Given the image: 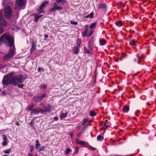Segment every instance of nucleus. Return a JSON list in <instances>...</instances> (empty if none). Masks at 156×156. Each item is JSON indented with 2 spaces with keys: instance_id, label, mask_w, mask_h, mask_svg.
Here are the masks:
<instances>
[{
  "instance_id": "obj_29",
  "label": "nucleus",
  "mask_w": 156,
  "mask_h": 156,
  "mask_svg": "<svg viewBox=\"0 0 156 156\" xmlns=\"http://www.w3.org/2000/svg\"><path fill=\"white\" fill-rule=\"evenodd\" d=\"M96 115V113L94 112L93 111H91L90 112V115L92 117H94Z\"/></svg>"
},
{
  "instance_id": "obj_18",
  "label": "nucleus",
  "mask_w": 156,
  "mask_h": 156,
  "mask_svg": "<svg viewBox=\"0 0 156 156\" xmlns=\"http://www.w3.org/2000/svg\"><path fill=\"white\" fill-rule=\"evenodd\" d=\"M99 41L100 43V45H105L107 43L106 40L103 38H102Z\"/></svg>"
},
{
  "instance_id": "obj_3",
  "label": "nucleus",
  "mask_w": 156,
  "mask_h": 156,
  "mask_svg": "<svg viewBox=\"0 0 156 156\" xmlns=\"http://www.w3.org/2000/svg\"><path fill=\"white\" fill-rule=\"evenodd\" d=\"M26 0H16L15 5V9H17L20 8L24 5Z\"/></svg>"
},
{
  "instance_id": "obj_36",
  "label": "nucleus",
  "mask_w": 156,
  "mask_h": 156,
  "mask_svg": "<svg viewBox=\"0 0 156 156\" xmlns=\"http://www.w3.org/2000/svg\"><path fill=\"white\" fill-rule=\"evenodd\" d=\"M115 23L116 25L118 26H122V22L121 21H117L115 22Z\"/></svg>"
},
{
  "instance_id": "obj_56",
  "label": "nucleus",
  "mask_w": 156,
  "mask_h": 156,
  "mask_svg": "<svg viewBox=\"0 0 156 156\" xmlns=\"http://www.w3.org/2000/svg\"><path fill=\"white\" fill-rule=\"evenodd\" d=\"M122 55L123 57H125L126 56V55L125 54H123Z\"/></svg>"
},
{
  "instance_id": "obj_16",
  "label": "nucleus",
  "mask_w": 156,
  "mask_h": 156,
  "mask_svg": "<svg viewBox=\"0 0 156 156\" xmlns=\"http://www.w3.org/2000/svg\"><path fill=\"white\" fill-rule=\"evenodd\" d=\"M80 47H79L77 46H74L73 48V51L74 53L76 54L79 51Z\"/></svg>"
},
{
  "instance_id": "obj_6",
  "label": "nucleus",
  "mask_w": 156,
  "mask_h": 156,
  "mask_svg": "<svg viewBox=\"0 0 156 156\" xmlns=\"http://www.w3.org/2000/svg\"><path fill=\"white\" fill-rule=\"evenodd\" d=\"M7 24L6 21L3 17L2 14L0 13V25L5 26Z\"/></svg>"
},
{
  "instance_id": "obj_38",
  "label": "nucleus",
  "mask_w": 156,
  "mask_h": 156,
  "mask_svg": "<svg viewBox=\"0 0 156 156\" xmlns=\"http://www.w3.org/2000/svg\"><path fill=\"white\" fill-rule=\"evenodd\" d=\"M30 150L31 152H32L34 149V147L32 145H30L29 147Z\"/></svg>"
},
{
  "instance_id": "obj_22",
  "label": "nucleus",
  "mask_w": 156,
  "mask_h": 156,
  "mask_svg": "<svg viewBox=\"0 0 156 156\" xmlns=\"http://www.w3.org/2000/svg\"><path fill=\"white\" fill-rule=\"evenodd\" d=\"M84 51H85V52H86L87 53L89 54H91L90 51L92 50L91 48H90L89 49V50H88L86 48V47L85 46L84 47Z\"/></svg>"
},
{
  "instance_id": "obj_62",
  "label": "nucleus",
  "mask_w": 156,
  "mask_h": 156,
  "mask_svg": "<svg viewBox=\"0 0 156 156\" xmlns=\"http://www.w3.org/2000/svg\"><path fill=\"white\" fill-rule=\"evenodd\" d=\"M3 156H8V155H3Z\"/></svg>"
},
{
  "instance_id": "obj_7",
  "label": "nucleus",
  "mask_w": 156,
  "mask_h": 156,
  "mask_svg": "<svg viewBox=\"0 0 156 156\" xmlns=\"http://www.w3.org/2000/svg\"><path fill=\"white\" fill-rule=\"evenodd\" d=\"M2 136V140H3V142L2 143V145L4 147L7 146L9 142L7 137L5 134H4Z\"/></svg>"
},
{
  "instance_id": "obj_54",
  "label": "nucleus",
  "mask_w": 156,
  "mask_h": 156,
  "mask_svg": "<svg viewBox=\"0 0 156 156\" xmlns=\"http://www.w3.org/2000/svg\"><path fill=\"white\" fill-rule=\"evenodd\" d=\"M139 113V111H136L135 112L136 115H138V114Z\"/></svg>"
},
{
  "instance_id": "obj_10",
  "label": "nucleus",
  "mask_w": 156,
  "mask_h": 156,
  "mask_svg": "<svg viewBox=\"0 0 156 156\" xmlns=\"http://www.w3.org/2000/svg\"><path fill=\"white\" fill-rule=\"evenodd\" d=\"M98 9H102L103 11L106 12L107 10V7L105 4L102 3L99 5Z\"/></svg>"
},
{
  "instance_id": "obj_58",
  "label": "nucleus",
  "mask_w": 156,
  "mask_h": 156,
  "mask_svg": "<svg viewBox=\"0 0 156 156\" xmlns=\"http://www.w3.org/2000/svg\"><path fill=\"white\" fill-rule=\"evenodd\" d=\"M28 155H29V156H33L32 154L31 153H30L28 154Z\"/></svg>"
},
{
  "instance_id": "obj_37",
  "label": "nucleus",
  "mask_w": 156,
  "mask_h": 156,
  "mask_svg": "<svg viewBox=\"0 0 156 156\" xmlns=\"http://www.w3.org/2000/svg\"><path fill=\"white\" fill-rule=\"evenodd\" d=\"M47 86L45 84H42L40 86V88L44 89H45L47 88Z\"/></svg>"
},
{
  "instance_id": "obj_34",
  "label": "nucleus",
  "mask_w": 156,
  "mask_h": 156,
  "mask_svg": "<svg viewBox=\"0 0 156 156\" xmlns=\"http://www.w3.org/2000/svg\"><path fill=\"white\" fill-rule=\"evenodd\" d=\"M11 149L10 148L4 151V153L5 154H8L10 152Z\"/></svg>"
},
{
  "instance_id": "obj_27",
  "label": "nucleus",
  "mask_w": 156,
  "mask_h": 156,
  "mask_svg": "<svg viewBox=\"0 0 156 156\" xmlns=\"http://www.w3.org/2000/svg\"><path fill=\"white\" fill-rule=\"evenodd\" d=\"M138 61H137V63L139 64V62L140 61L143 60L144 59V58L142 56H137Z\"/></svg>"
},
{
  "instance_id": "obj_51",
  "label": "nucleus",
  "mask_w": 156,
  "mask_h": 156,
  "mask_svg": "<svg viewBox=\"0 0 156 156\" xmlns=\"http://www.w3.org/2000/svg\"><path fill=\"white\" fill-rule=\"evenodd\" d=\"M54 119L55 120H58V118L57 117H54Z\"/></svg>"
},
{
  "instance_id": "obj_53",
  "label": "nucleus",
  "mask_w": 156,
  "mask_h": 156,
  "mask_svg": "<svg viewBox=\"0 0 156 156\" xmlns=\"http://www.w3.org/2000/svg\"><path fill=\"white\" fill-rule=\"evenodd\" d=\"M73 134L72 133H71L70 134V136L71 138H73Z\"/></svg>"
},
{
  "instance_id": "obj_13",
  "label": "nucleus",
  "mask_w": 156,
  "mask_h": 156,
  "mask_svg": "<svg viewBox=\"0 0 156 156\" xmlns=\"http://www.w3.org/2000/svg\"><path fill=\"white\" fill-rule=\"evenodd\" d=\"M43 108H44L45 109L41 108V110H41L42 114L46 112H49L51 111V110L50 108H49L48 107H47L45 106Z\"/></svg>"
},
{
  "instance_id": "obj_2",
  "label": "nucleus",
  "mask_w": 156,
  "mask_h": 156,
  "mask_svg": "<svg viewBox=\"0 0 156 156\" xmlns=\"http://www.w3.org/2000/svg\"><path fill=\"white\" fill-rule=\"evenodd\" d=\"M12 9L9 6H7L5 9L4 16L8 19H10L12 16Z\"/></svg>"
},
{
  "instance_id": "obj_45",
  "label": "nucleus",
  "mask_w": 156,
  "mask_h": 156,
  "mask_svg": "<svg viewBox=\"0 0 156 156\" xmlns=\"http://www.w3.org/2000/svg\"><path fill=\"white\" fill-rule=\"evenodd\" d=\"M87 126H85L83 127L81 129V132H83V131H84L87 128Z\"/></svg>"
},
{
  "instance_id": "obj_61",
  "label": "nucleus",
  "mask_w": 156,
  "mask_h": 156,
  "mask_svg": "<svg viewBox=\"0 0 156 156\" xmlns=\"http://www.w3.org/2000/svg\"><path fill=\"white\" fill-rule=\"evenodd\" d=\"M87 145H89V143H87Z\"/></svg>"
},
{
  "instance_id": "obj_8",
  "label": "nucleus",
  "mask_w": 156,
  "mask_h": 156,
  "mask_svg": "<svg viewBox=\"0 0 156 156\" xmlns=\"http://www.w3.org/2000/svg\"><path fill=\"white\" fill-rule=\"evenodd\" d=\"M41 110H41V108L33 109L31 111L30 114L31 115H34L38 113H40L42 114Z\"/></svg>"
},
{
  "instance_id": "obj_64",
  "label": "nucleus",
  "mask_w": 156,
  "mask_h": 156,
  "mask_svg": "<svg viewBox=\"0 0 156 156\" xmlns=\"http://www.w3.org/2000/svg\"><path fill=\"white\" fill-rule=\"evenodd\" d=\"M35 156H38V155H36Z\"/></svg>"
},
{
  "instance_id": "obj_17",
  "label": "nucleus",
  "mask_w": 156,
  "mask_h": 156,
  "mask_svg": "<svg viewBox=\"0 0 156 156\" xmlns=\"http://www.w3.org/2000/svg\"><path fill=\"white\" fill-rule=\"evenodd\" d=\"M129 110V107L127 105H125L123 108L122 112H124L127 113Z\"/></svg>"
},
{
  "instance_id": "obj_33",
  "label": "nucleus",
  "mask_w": 156,
  "mask_h": 156,
  "mask_svg": "<svg viewBox=\"0 0 156 156\" xmlns=\"http://www.w3.org/2000/svg\"><path fill=\"white\" fill-rule=\"evenodd\" d=\"M136 41L134 40H132L130 42V44L131 46H133L135 44Z\"/></svg>"
},
{
  "instance_id": "obj_40",
  "label": "nucleus",
  "mask_w": 156,
  "mask_h": 156,
  "mask_svg": "<svg viewBox=\"0 0 156 156\" xmlns=\"http://www.w3.org/2000/svg\"><path fill=\"white\" fill-rule=\"evenodd\" d=\"M89 26L88 25H86L85 26L84 28L85 29V30H84V31H85V32H87L88 31V28Z\"/></svg>"
},
{
  "instance_id": "obj_5",
  "label": "nucleus",
  "mask_w": 156,
  "mask_h": 156,
  "mask_svg": "<svg viewBox=\"0 0 156 156\" xmlns=\"http://www.w3.org/2000/svg\"><path fill=\"white\" fill-rule=\"evenodd\" d=\"M49 3L48 1H47L43 2L39 7V12L40 13H44L45 12L43 10L44 7H45L46 5L48 4Z\"/></svg>"
},
{
  "instance_id": "obj_46",
  "label": "nucleus",
  "mask_w": 156,
  "mask_h": 156,
  "mask_svg": "<svg viewBox=\"0 0 156 156\" xmlns=\"http://www.w3.org/2000/svg\"><path fill=\"white\" fill-rule=\"evenodd\" d=\"M29 124L30 126H33L34 127V122L33 121V120H32L29 123Z\"/></svg>"
},
{
  "instance_id": "obj_50",
  "label": "nucleus",
  "mask_w": 156,
  "mask_h": 156,
  "mask_svg": "<svg viewBox=\"0 0 156 156\" xmlns=\"http://www.w3.org/2000/svg\"><path fill=\"white\" fill-rule=\"evenodd\" d=\"M42 69L43 70V68H41L40 67H39L38 68V72H40V71H41V69Z\"/></svg>"
},
{
  "instance_id": "obj_4",
  "label": "nucleus",
  "mask_w": 156,
  "mask_h": 156,
  "mask_svg": "<svg viewBox=\"0 0 156 156\" xmlns=\"http://www.w3.org/2000/svg\"><path fill=\"white\" fill-rule=\"evenodd\" d=\"M47 95L45 94H43L41 96H35L33 98V101L36 103H37L43 100V98H46Z\"/></svg>"
},
{
  "instance_id": "obj_26",
  "label": "nucleus",
  "mask_w": 156,
  "mask_h": 156,
  "mask_svg": "<svg viewBox=\"0 0 156 156\" xmlns=\"http://www.w3.org/2000/svg\"><path fill=\"white\" fill-rule=\"evenodd\" d=\"M40 146V144L39 142V141L38 140H36V148L37 149Z\"/></svg>"
},
{
  "instance_id": "obj_48",
  "label": "nucleus",
  "mask_w": 156,
  "mask_h": 156,
  "mask_svg": "<svg viewBox=\"0 0 156 156\" xmlns=\"http://www.w3.org/2000/svg\"><path fill=\"white\" fill-rule=\"evenodd\" d=\"M82 134V132H81L80 133H78L77 135L78 137H80L81 136V135Z\"/></svg>"
},
{
  "instance_id": "obj_32",
  "label": "nucleus",
  "mask_w": 156,
  "mask_h": 156,
  "mask_svg": "<svg viewBox=\"0 0 156 156\" xmlns=\"http://www.w3.org/2000/svg\"><path fill=\"white\" fill-rule=\"evenodd\" d=\"M71 151V149L69 148H68L65 151V154H68Z\"/></svg>"
},
{
  "instance_id": "obj_49",
  "label": "nucleus",
  "mask_w": 156,
  "mask_h": 156,
  "mask_svg": "<svg viewBox=\"0 0 156 156\" xmlns=\"http://www.w3.org/2000/svg\"><path fill=\"white\" fill-rule=\"evenodd\" d=\"M94 39L92 38H91L90 41V42H91V44L92 43L93 44L94 42Z\"/></svg>"
},
{
  "instance_id": "obj_11",
  "label": "nucleus",
  "mask_w": 156,
  "mask_h": 156,
  "mask_svg": "<svg viewBox=\"0 0 156 156\" xmlns=\"http://www.w3.org/2000/svg\"><path fill=\"white\" fill-rule=\"evenodd\" d=\"M36 47V44L34 41H32L31 44V48L30 51V53H32L35 49Z\"/></svg>"
},
{
  "instance_id": "obj_44",
  "label": "nucleus",
  "mask_w": 156,
  "mask_h": 156,
  "mask_svg": "<svg viewBox=\"0 0 156 156\" xmlns=\"http://www.w3.org/2000/svg\"><path fill=\"white\" fill-rule=\"evenodd\" d=\"M44 147L42 146L40 147L39 150V152L43 151L44 150Z\"/></svg>"
},
{
  "instance_id": "obj_59",
  "label": "nucleus",
  "mask_w": 156,
  "mask_h": 156,
  "mask_svg": "<svg viewBox=\"0 0 156 156\" xmlns=\"http://www.w3.org/2000/svg\"><path fill=\"white\" fill-rule=\"evenodd\" d=\"M5 94V91H3L2 92V94Z\"/></svg>"
},
{
  "instance_id": "obj_28",
  "label": "nucleus",
  "mask_w": 156,
  "mask_h": 156,
  "mask_svg": "<svg viewBox=\"0 0 156 156\" xmlns=\"http://www.w3.org/2000/svg\"><path fill=\"white\" fill-rule=\"evenodd\" d=\"M77 44L76 45H77V46L78 47H80V44H81V40L80 39H77Z\"/></svg>"
},
{
  "instance_id": "obj_14",
  "label": "nucleus",
  "mask_w": 156,
  "mask_h": 156,
  "mask_svg": "<svg viewBox=\"0 0 156 156\" xmlns=\"http://www.w3.org/2000/svg\"><path fill=\"white\" fill-rule=\"evenodd\" d=\"M76 143L82 145H84L86 144V142L84 141L80 140L79 139H77L76 140Z\"/></svg>"
},
{
  "instance_id": "obj_41",
  "label": "nucleus",
  "mask_w": 156,
  "mask_h": 156,
  "mask_svg": "<svg viewBox=\"0 0 156 156\" xmlns=\"http://www.w3.org/2000/svg\"><path fill=\"white\" fill-rule=\"evenodd\" d=\"M70 23L72 24H74V25H77L78 23V22L76 21H74L73 20H71L70 21Z\"/></svg>"
},
{
  "instance_id": "obj_43",
  "label": "nucleus",
  "mask_w": 156,
  "mask_h": 156,
  "mask_svg": "<svg viewBox=\"0 0 156 156\" xmlns=\"http://www.w3.org/2000/svg\"><path fill=\"white\" fill-rule=\"evenodd\" d=\"M76 151L74 152V154H77L78 153L79 151V147H76Z\"/></svg>"
},
{
  "instance_id": "obj_1",
  "label": "nucleus",
  "mask_w": 156,
  "mask_h": 156,
  "mask_svg": "<svg viewBox=\"0 0 156 156\" xmlns=\"http://www.w3.org/2000/svg\"><path fill=\"white\" fill-rule=\"evenodd\" d=\"M12 73H10L4 76L2 80V84L4 85H8L12 84L16 86L19 83H22L24 79L21 75L13 77Z\"/></svg>"
},
{
  "instance_id": "obj_20",
  "label": "nucleus",
  "mask_w": 156,
  "mask_h": 156,
  "mask_svg": "<svg viewBox=\"0 0 156 156\" xmlns=\"http://www.w3.org/2000/svg\"><path fill=\"white\" fill-rule=\"evenodd\" d=\"M108 125L107 122H105L104 125L101 128V129H105L108 127Z\"/></svg>"
},
{
  "instance_id": "obj_30",
  "label": "nucleus",
  "mask_w": 156,
  "mask_h": 156,
  "mask_svg": "<svg viewBox=\"0 0 156 156\" xmlns=\"http://www.w3.org/2000/svg\"><path fill=\"white\" fill-rule=\"evenodd\" d=\"M97 139L100 141H101L103 139V137L101 135H99L97 137Z\"/></svg>"
},
{
  "instance_id": "obj_55",
  "label": "nucleus",
  "mask_w": 156,
  "mask_h": 156,
  "mask_svg": "<svg viewBox=\"0 0 156 156\" xmlns=\"http://www.w3.org/2000/svg\"><path fill=\"white\" fill-rule=\"evenodd\" d=\"M44 38H47L48 37V36L46 34L44 35Z\"/></svg>"
},
{
  "instance_id": "obj_52",
  "label": "nucleus",
  "mask_w": 156,
  "mask_h": 156,
  "mask_svg": "<svg viewBox=\"0 0 156 156\" xmlns=\"http://www.w3.org/2000/svg\"><path fill=\"white\" fill-rule=\"evenodd\" d=\"M47 106H48V107L49 108H50V109L51 108V105L49 104H48L47 105Z\"/></svg>"
},
{
  "instance_id": "obj_47",
  "label": "nucleus",
  "mask_w": 156,
  "mask_h": 156,
  "mask_svg": "<svg viewBox=\"0 0 156 156\" xmlns=\"http://www.w3.org/2000/svg\"><path fill=\"white\" fill-rule=\"evenodd\" d=\"M58 6L57 5V4L56 3H55L53 4V7L51 8H54L57 7H58Z\"/></svg>"
},
{
  "instance_id": "obj_15",
  "label": "nucleus",
  "mask_w": 156,
  "mask_h": 156,
  "mask_svg": "<svg viewBox=\"0 0 156 156\" xmlns=\"http://www.w3.org/2000/svg\"><path fill=\"white\" fill-rule=\"evenodd\" d=\"M32 15L33 16H35L34 17V21H36V22L37 21L39 20V19L42 16V15H40L39 16L38 15L36 14H32Z\"/></svg>"
},
{
  "instance_id": "obj_19",
  "label": "nucleus",
  "mask_w": 156,
  "mask_h": 156,
  "mask_svg": "<svg viewBox=\"0 0 156 156\" xmlns=\"http://www.w3.org/2000/svg\"><path fill=\"white\" fill-rule=\"evenodd\" d=\"M97 22H95L94 23H92L90 26V29H94L95 28V27L96 25L97 24Z\"/></svg>"
},
{
  "instance_id": "obj_23",
  "label": "nucleus",
  "mask_w": 156,
  "mask_h": 156,
  "mask_svg": "<svg viewBox=\"0 0 156 156\" xmlns=\"http://www.w3.org/2000/svg\"><path fill=\"white\" fill-rule=\"evenodd\" d=\"M94 13L93 12H91L90 14L87 15L85 16V18H93L94 17Z\"/></svg>"
},
{
  "instance_id": "obj_25",
  "label": "nucleus",
  "mask_w": 156,
  "mask_h": 156,
  "mask_svg": "<svg viewBox=\"0 0 156 156\" xmlns=\"http://www.w3.org/2000/svg\"><path fill=\"white\" fill-rule=\"evenodd\" d=\"M34 106V104H31L30 105H29L28 107V111H32L33 110V108Z\"/></svg>"
},
{
  "instance_id": "obj_39",
  "label": "nucleus",
  "mask_w": 156,
  "mask_h": 156,
  "mask_svg": "<svg viewBox=\"0 0 156 156\" xmlns=\"http://www.w3.org/2000/svg\"><path fill=\"white\" fill-rule=\"evenodd\" d=\"M87 32H85V31H84L83 33L82 34L83 37H84L86 36L87 37Z\"/></svg>"
},
{
  "instance_id": "obj_24",
  "label": "nucleus",
  "mask_w": 156,
  "mask_h": 156,
  "mask_svg": "<svg viewBox=\"0 0 156 156\" xmlns=\"http://www.w3.org/2000/svg\"><path fill=\"white\" fill-rule=\"evenodd\" d=\"M68 114V113L67 112H65L64 113H62L60 116V117L61 119H63L65 117H66L67 116V115Z\"/></svg>"
},
{
  "instance_id": "obj_9",
  "label": "nucleus",
  "mask_w": 156,
  "mask_h": 156,
  "mask_svg": "<svg viewBox=\"0 0 156 156\" xmlns=\"http://www.w3.org/2000/svg\"><path fill=\"white\" fill-rule=\"evenodd\" d=\"M63 8L61 6H58L54 8H51L50 11L51 12H55L57 10L60 11L63 9Z\"/></svg>"
},
{
  "instance_id": "obj_63",
  "label": "nucleus",
  "mask_w": 156,
  "mask_h": 156,
  "mask_svg": "<svg viewBox=\"0 0 156 156\" xmlns=\"http://www.w3.org/2000/svg\"><path fill=\"white\" fill-rule=\"evenodd\" d=\"M30 96H32V94L30 95Z\"/></svg>"
},
{
  "instance_id": "obj_60",
  "label": "nucleus",
  "mask_w": 156,
  "mask_h": 156,
  "mask_svg": "<svg viewBox=\"0 0 156 156\" xmlns=\"http://www.w3.org/2000/svg\"><path fill=\"white\" fill-rule=\"evenodd\" d=\"M137 61V59H134V62H135V61Z\"/></svg>"
},
{
  "instance_id": "obj_31",
  "label": "nucleus",
  "mask_w": 156,
  "mask_h": 156,
  "mask_svg": "<svg viewBox=\"0 0 156 156\" xmlns=\"http://www.w3.org/2000/svg\"><path fill=\"white\" fill-rule=\"evenodd\" d=\"M94 31L93 30H91L89 31L87 34V37H88L92 35L94 32Z\"/></svg>"
},
{
  "instance_id": "obj_21",
  "label": "nucleus",
  "mask_w": 156,
  "mask_h": 156,
  "mask_svg": "<svg viewBox=\"0 0 156 156\" xmlns=\"http://www.w3.org/2000/svg\"><path fill=\"white\" fill-rule=\"evenodd\" d=\"M56 2L59 4H63L65 2V0H56Z\"/></svg>"
},
{
  "instance_id": "obj_57",
  "label": "nucleus",
  "mask_w": 156,
  "mask_h": 156,
  "mask_svg": "<svg viewBox=\"0 0 156 156\" xmlns=\"http://www.w3.org/2000/svg\"><path fill=\"white\" fill-rule=\"evenodd\" d=\"M23 85L18 86L20 88H22L23 87Z\"/></svg>"
},
{
  "instance_id": "obj_42",
  "label": "nucleus",
  "mask_w": 156,
  "mask_h": 156,
  "mask_svg": "<svg viewBox=\"0 0 156 156\" xmlns=\"http://www.w3.org/2000/svg\"><path fill=\"white\" fill-rule=\"evenodd\" d=\"M3 28L2 27H0V35L2 33H3Z\"/></svg>"
},
{
  "instance_id": "obj_35",
  "label": "nucleus",
  "mask_w": 156,
  "mask_h": 156,
  "mask_svg": "<svg viewBox=\"0 0 156 156\" xmlns=\"http://www.w3.org/2000/svg\"><path fill=\"white\" fill-rule=\"evenodd\" d=\"M89 147H87V148L89 150H90L91 151H94L96 150V148L94 147H92L90 145H89Z\"/></svg>"
},
{
  "instance_id": "obj_12",
  "label": "nucleus",
  "mask_w": 156,
  "mask_h": 156,
  "mask_svg": "<svg viewBox=\"0 0 156 156\" xmlns=\"http://www.w3.org/2000/svg\"><path fill=\"white\" fill-rule=\"evenodd\" d=\"M90 122V120H89L88 118H85L83 120L82 125L88 126L89 125L88 123Z\"/></svg>"
}]
</instances>
